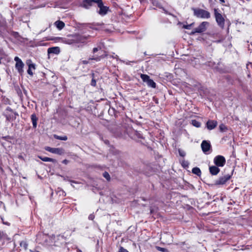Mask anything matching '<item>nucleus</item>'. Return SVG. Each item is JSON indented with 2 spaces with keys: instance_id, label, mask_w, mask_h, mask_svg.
<instances>
[{
  "instance_id": "obj_1",
  "label": "nucleus",
  "mask_w": 252,
  "mask_h": 252,
  "mask_svg": "<svg viewBox=\"0 0 252 252\" xmlns=\"http://www.w3.org/2000/svg\"><path fill=\"white\" fill-rule=\"evenodd\" d=\"M91 36L86 35L82 34H69L66 38H64L63 42L67 44H78L80 45L86 44L90 39Z\"/></svg>"
},
{
  "instance_id": "obj_2",
  "label": "nucleus",
  "mask_w": 252,
  "mask_h": 252,
  "mask_svg": "<svg viewBox=\"0 0 252 252\" xmlns=\"http://www.w3.org/2000/svg\"><path fill=\"white\" fill-rule=\"evenodd\" d=\"M101 50V47L100 46L94 47L93 48L92 50V53L94 55L89 58V60H94L96 62H99L101 61L102 59L107 57L108 56V54L106 51H103V54L98 56L96 55V53L98 51Z\"/></svg>"
},
{
  "instance_id": "obj_3",
  "label": "nucleus",
  "mask_w": 252,
  "mask_h": 252,
  "mask_svg": "<svg viewBox=\"0 0 252 252\" xmlns=\"http://www.w3.org/2000/svg\"><path fill=\"white\" fill-rule=\"evenodd\" d=\"M193 14L197 18L208 19L210 18L209 11L201 8H193Z\"/></svg>"
},
{
  "instance_id": "obj_4",
  "label": "nucleus",
  "mask_w": 252,
  "mask_h": 252,
  "mask_svg": "<svg viewBox=\"0 0 252 252\" xmlns=\"http://www.w3.org/2000/svg\"><path fill=\"white\" fill-rule=\"evenodd\" d=\"M95 3L97 4V6L99 8L97 11L99 15L104 16L107 14L109 10V7L104 5L102 0H96Z\"/></svg>"
},
{
  "instance_id": "obj_5",
  "label": "nucleus",
  "mask_w": 252,
  "mask_h": 252,
  "mask_svg": "<svg viewBox=\"0 0 252 252\" xmlns=\"http://www.w3.org/2000/svg\"><path fill=\"white\" fill-rule=\"evenodd\" d=\"M214 15L218 25L222 29L224 27L225 20L221 14L218 12V9L215 8Z\"/></svg>"
},
{
  "instance_id": "obj_6",
  "label": "nucleus",
  "mask_w": 252,
  "mask_h": 252,
  "mask_svg": "<svg viewBox=\"0 0 252 252\" xmlns=\"http://www.w3.org/2000/svg\"><path fill=\"white\" fill-rule=\"evenodd\" d=\"M127 134L131 138L135 140H139L143 139L142 135L138 131L132 128H129L126 130Z\"/></svg>"
},
{
  "instance_id": "obj_7",
  "label": "nucleus",
  "mask_w": 252,
  "mask_h": 252,
  "mask_svg": "<svg viewBox=\"0 0 252 252\" xmlns=\"http://www.w3.org/2000/svg\"><path fill=\"white\" fill-rule=\"evenodd\" d=\"M234 170H233L230 174H226L223 176L220 177L218 179L216 180L215 182V185H223L229 181L233 173Z\"/></svg>"
},
{
  "instance_id": "obj_8",
  "label": "nucleus",
  "mask_w": 252,
  "mask_h": 252,
  "mask_svg": "<svg viewBox=\"0 0 252 252\" xmlns=\"http://www.w3.org/2000/svg\"><path fill=\"white\" fill-rule=\"evenodd\" d=\"M209 23L208 22H202L197 28L194 29L191 34H194L195 33H201L205 32L207 29V27L209 25Z\"/></svg>"
},
{
  "instance_id": "obj_9",
  "label": "nucleus",
  "mask_w": 252,
  "mask_h": 252,
  "mask_svg": "<svg viewBox=\"0 0 252 252\" xmlns=\"http://www.w3.org/2000/svg\"><path fill=\"white\" fill-rule=\"evenodd\" d=\"M140 77L142 81L146 83L149 87L153 88H156V83L150 78V76L147 74H141Z\"/></svg>"
},
{
  "instance_id": "obj_10",
  "label": "nucleus",
  "mask_w": 252,
  "mask_h": 252,
  "mask_svg": "<svg viewBox=\"0 0 252 252\" xmlns=\"http://www.w3.org/2000/svg\"><path fill=\"white\" fill-rule=\"evenodd\" d=\"M214 163L218 167H223L226 163V160L223 156L218 155L214 158Z\"/></svg>"
},
{
  "instance_id": "obj_11",
  "label": "nucleus",
  "mask_w": 252,
  "mask_h": 252,
  "mask_svg": "<svg viewBox=\"0 0 252 252\" xmlns=\"http://www.w3.org/2000/svg\"><path fill=\"white\" fill-rule=\"evenodd\" d=\"M45 150L58 155H62L64 153V150L62 148H51L47 146L45 148Z\"/></svg>"
},
{
  "instance_id": "obj_12",
  "label": "nucleus",
  "mask_w": 252,
  "mask_h": 252,
  "mask_svg": "<svg viewBox=\"0 0 252 252\" xmlns=\"http://www.w3.org/2000/svg\"><path fill=\"white\" fill-rule=\"evenodd\" d=\"M6 111H9L11 112L9 114L5 115L6 119L9 122L14 121L16 119V116H18V114L16 112H14L13 110L9 107H7Z\"/></svg>"
},
{
  "instance_id": "obj_13",
  "label": "nucleus",
  "mask_w": 252,
  "mask_h": 252,
  "mask_svg": "<svg viewBox=\"0 0 252 252\" xmlns=\"http://www.w3.org/2000/svg\"><path fill=\"white\" fill-rule=\"evenodd\" d=\"M14 60L16 62L15 68L19 73H22L23 72V67L24 66V63L18 57H15Z\"/></svg>"
},
{
  "instance_id": "obj_14",
  "label": "nucleus",
  "mask_w": 252,
  "mask_h": 252,
  "mask_svg": "<svg viewBox=\"0 0 252 252\" xmlns=\"http://www.w3.org/2000/svg\"><path fill=\"white\" fill-rule=\"evenodd\" d=\"M201 147L203 153L207 154L211 148V145L209 141L203 140L201 143Z\"/></svg>"
},
{
  "instance_id": "obj_15",
  "label": "nucleus",
  "mask_w": 252,
  "mask_h": 252,
  "mask_svg": "<svg viewBox=\"0 0 252 252\" xmlns=\"http://www.w3.org/2000/svg\"><path fill=\"white\" fill-rule=\"evenodd\" d=\"M218 123L215 120H208L206 123V126L209 130L214 129L217 126Z\"/></svg>"
},
{
  "instance_id": "obj_16",
  "label": "nucleus",
  "mask_w": 252,
  "mask_h": 252,
  "mask_svg": "<svg viewBox=\"0 0 252 252\" xmlns=\"http://www.w3.org/2000/svg\"><path fill=\"white\" fill-rule=\"evenodd\" d=\"M220 168L216 165L209 167V172L212 175H217L220 172Z\"/></svg>"
},
{
  "instance_id": "obj_17",
  "label": "nucleus",
  "mask_w": 252,
  "mask_h": 252,
  "mask_svg": "<svg viewBox=\"0 0 252 252\" xmlns=\"http://www.w3.org/2000/svg\"><path fill=\"white\" fill-rule=\"evenodd\" d=\"M47 52L48 54H59L60 52V48L59 47H50L48 49Z\"/></svg>"
},
{
  "instance_id": "obj_18",
  "label": "nucleus",
  "mask_w": 252,
  "mask_h": 252,
  "mask_svg": "<svg viewBox=\"0 0 252 252\" xmlns=\"http://www.w3.org/2000/svg\"><path fill=\"white\" fill-rule=\"evenodd\" d=\"M31 121L32 124V127L33 128H36L37 127V121L38 120V117L35 113L32 114L31 116Z\"/></svg>"
},
{
  "instance_id": "obj_19",
  "label": "nucleus",
  "mask_w": 252,
  "mask_h": 252,
  "mask_svg": "<svg viewBox=\"0 0 252 252\" xmlns=\"http://www.w3.org/2000/svg\"><path fill=\"white\" fill-rule=\"evenodd\" d=\"M39 158L45 162H52L53 163H56L57 162V160L54 158H48V157H43L40 156H38L37 157Z\"/></svg>"
},
{
  "instance_id": "obj_20",
  "label": "nucleus",
  "mask_w": 252,
  "mask_h": 252,
  "mask_svg": "<svg viewBox=\"0 0 252 252\" xmlns=\"http://www.w3.org/2000/svg\"><path fill=\"white\" fill-rule=\"evenodd\" d=\"M54 25L59 30H62L65 26L64 22L61 20L56 21Z\"/></svg>"
},
{
  "instance_id": "obj_21",
  "label": "nucleus",
  "mask_w": 252,
  "mask_h": 252,
  "mask_svg": "<svg viewBox=\"0 0 252 252\" xmlns=\"http://www.w3.org/2000/svg\"><path fill=\"white\" fill-rule=\"evenodd\" d=\"M226 79L228 84L231 85H236V77L233 78L229 75L226 77Z\"/></svg>"
},
{
  "instance_id": "obj_22",
  "label": "nucleus",
  "mask_w": 252,
  "mask_h": 252,
  "mask_svg": "<svg viewBox=\"0 0 252 252\" xmlns=\"http://www.w3.org/2000/svg\"><path fill=\"white\" fill-rule=\"evenodd\" d=\"M0 240L1 241H10V238L8 237V235L5 232L0 231Z\"/></svg>"
},
{
  "instance_id": "obj_23",
  "label": "nucleus",
  "mask_w": 252,
  "mask_h": 252,
  "mask_svg": "<svg viewBox=\"0 0 252 252\" xmlns=\"http://www.w3.org/2000/svg\"><path fill=\"white\" fill-rule=\"evenodd\" d=\"M96 0H84L83 1V5L86 8H88L93 5L94 3H95Z\"/></svg>"
},
{
  "instance_id": "obj_24",
  "label": "nucleus",
  "mask_w": 252,
  "mask_h": 252,
  "mask_svg": "<svg viewBox=\"0 0 252 252\" xmlns=\"http://www.w3.org/2000/svg\"><path fill=\"white\" fill-rule=\"evenodd\" d=\"M32 69H35V64L33 63H32L28 64V69L27 70V72L31 76L33 75V72L32 70Z\"/></svg>"
},
{
  "instance_id": "obj_25",
  "label": "nucleus",
  "mask_w": 252,
  "mask_h": 252,
  "mask_svg": "<svg viewBox=\"0 0 252 252\" xmlns=\"http://www.w3.org/2000/svg\"><path fill=\"white\" fill-rule=\"evenodd\" d=\"M192 173L200 176L201 174V171L199 168L198 167H194L192 169Z\"/></svg>"
},
{
  "instance_id": "obj_26",
  "label": "nucleus",
  "mask_w": 252,
  "mask_h": 252,
  "mask_svg": "<svg viewBox=\"0 0 252 252\" xmlns=\"http://www.w3.org/2000/svg\"><path fill=\"white\" fill-rule=\"evenodd\" d=\"M20 246L21 248H22L24 250H27L28 248V244L26 241H22L20 243Z\"/></svg>"
},
{
  "instance_id": "obj_27",
  "label": "nucleus",
  "mask_w": 252,
  "mask_h": 252,
  "mask_svg": "<svg viewBox=\"0 0 252 252\" xmlns=\"http://www.w3.org/2000/svg\"><path fill=\"white\" fill-rule=\"evenodd\" d=\"M191 124L196 127H200L201 126V123L196 120H192Z\"/></svg>"
},
{
  "instance_id": "obj_28",
  "label": "nucleus",
  "mask_w": 252,
  "mask_h": 252,
  "mask_svg": "<svg viewBox=\"0 0 252 252\" xmlns=\"http://www.w3.org/2000/svg\"><path fill=\"white\" fill-rule=\"evenodd\" d=\"M54 137L55 139H58V140H64V141L67 140V137L66 135L62 136H59V135L55 134L54 135Z\"/></svg>"
},
{
  "instance_id": "obj_29",
  "label": "nucleus",
  "mask_w": 252,
  "mask_h": 252,
  "mask_svg": "<svg viewBox=\"0 0 252 252\" xmlns=\"http://www.w3.org/2000/svg\"><path fill=\"white\" fill-rule=\"evenodd\" d=\"M92 79L91 82V85L93 87H95L96 86V81L94 78V74L92 73L91 74Z\"/></svg>"
},
{
  "instance_id": "obj_30",
  "label": "nucleus",
  "mask_w": 252,
  "mask_h": 252,
  "mask_svg": "<svg viewBox=\"0 0 252 252\" xmlns=\"http://www.w3.org/2000/svg\"><path fill=\"white\" fill-rule=\"evenodd\" d=\"M236 85L240 87H243V83L242 81L238 77H236Z\"/></svg>"
},
{
  "instance_id": "obj_31",
  "label": "nucleus",
  "mask_w": 252,
  "mask_h": 252,
  "mask_svg": "<svg viewBox=\"0 0 252 252\" xmlns=\"http://www.w3.org/2000/svg\"><path fill=\"white\" fill-rule=\"evenodd\" d=\"M219 128L220 131L221 132L225 131L227 130L226 126L223 124H221L219 126Z\"/></svg>"
},
{
  "instance_id": "obj_32",
  "label": "nucleus",
  "mask_w": 252,
  "mask_h": 252,
  "mask_svg": "<svg viewBox=\"0 0 252 252\" xmlns=\"http://www.w3.org/2000/svg\"><path fill=\"white\" fill-rule=\"evenodd\" d=\"M103 176L108 181H110V179H111V177H110V175L109 174V173L106 172V171H105L104 172H103Z\"/></svg>"
},
{
  "instance_id": "obj_33",
  "label": "nucleus",
  "mask_w": 252,
  "mask_h": 252,
  "mask_svg": "<svg viewBox=\"0 0 252 252\" xmlns=\"http://www.w3.org/2000/svg\"><path fill=\"white\" fill-rule=\"evenodd\" d=\"M181 165L184 168H187L189 166V163L188 161L183 160L181 162Z\"/></svg>"
},
{
  "instance_id": "obj_34",
  "label": "nucleus",
  "mask_w": 252,
  "mask_h": 252,
  "mask_svg": "<svg viewBox=\"0 0 252 252\" xmlns=\"http://www.w3.org/2000/svg\"><path fill=\"white\" fill-rule=\"evenodd\" d=\"M1 138L3 140H4L7 141H9V140L13 139V138L11 136H9V135H7V136H2L1 137Z\"/></svg>"
},
{
  "instance_id": "obj_35",
  "label": "nucleus",
  "mask_w": 252,
  "mask_h": 252,
  "mask_svg": "<svg viewBox=\"0 0 252 252\" xmlns=\"http://www.w3.org/2000/svg\"><path fill=\"white\" fill-rule=\"evenodd\" d=\"M157 249L160 251V252H168V250L166 248H162V247H157Z\"/></svg>"
},
{
  "instance_id": "obj_36",
  "label": "nucleus",
  "mask_w": 252,
  "mask_h": 252,
  "mask_svg": "<svg viewBox=\"0 0 252 252\" xmlns=\"http://www.w3.org/2000/svg\"><path fill=\"white\" fill-rule=\"evenodd\" d=\"M178 153L179 155L182 157H184L186 156V153L180 149H178Z\"/></svg>"
},
{
  "instance_id": "obj_37",
  "label": "nucleus",
  "mask_w": 252,
  "mask_h": 252,
  "mask_svg": "<svg viewBox=\"0 0 252 252\" xmlns=\"http://www.w3.org/2000/svg\"><path fill=\"white\" fill-rule=\"evenodd\" d=\"M118 252H129L126 249H125L123 247H120L119 249Z\"/></svg>"
},
{
  "instance_id": "obj_38",
  "label": "nucleus",
  "mask_w": 252,
  "mask_h": 252,
  "mask_svg": "<svg viewBox=\"0 0 252 252\" xmlns=\"http://www.w3.org/2000/svg\"><path fill=\"white\" fill-rule=\"evenodd\" d=\"M81 63L83 64H88L89 63V61L87 60H83L81 61Z\"/></svg>"
},
{
  "instance_id": "obj_39",
  "label": "nucleus",
  "mask_w": 252,
  "mask_h": 252,
  "mask_svg": "<svg viewBox=\"0 0 252 252\" xmlns=\"http://www.w3.org/2000/svg\"><path fill=\"white\" fill-rule=\"evenodd\" d=\"M191 25H184V28L186 29H189Z\"/></svg>"
},
{
  "instance_id": "obj_40",
  "label": "nucleus",
  "mask_w": 252,
  "mask_h": 252,
  "mask_svg": "<svg viewBox=\"0 0 252 252\" xmlns=\"http://www.w3.org/2000/svg\"><path fill=\"white\" fill-rule=\"evenodd\" d=\"M94 215H90L89 216V219L90 220H93V219H94Z\"/></svg>"
},
{
  "instance_id": "obj_41",
  "label": "nucleus",
  "mask_w": 252,
  "mask_h": 252,
  "mask_svg": "<svg viewBox=\"0 0 252 252\" xmlns=\"http://www.w3.org/2000/svg\"><path fill=\"white\" fill-rule=\"evenodd\" d=\"M68 160L65 159L64 160H63L62 161V163H63V164H67L68 163Z\"/></svg>"
},
{
  "instance_id": "obj_42",
  "label": "nucleus",
  "mask_w": 252,
  "mask_h": 252,
  "mask_svg": "<svg viewBox=\"0 0 252 252\" xmlns=\"http://www.w3.org/2000/svg\"><path fill=\"white\" fill-rule=\"evenodd\" d=\"M2 221H3V224H6V225H7L9 226V225H10V223H9V222H4L3 220H2Z\"/></svg>"
},
{
  "instance_id": "obj_43",
  "label": "nucleus",
  "mask_w": 252,
  "mask_h": 252,
  "mask_svg": "<svg viewBox=\"0 0 252 252\" xmlns=\"http://www.w3.org/2000/svg\"><path fill=\"white\" fill-rule=\"evenodd\" d=\"M220 0V1L221 2V3H224V2H225V0Z\"/></svg>"
}]
</instances>
